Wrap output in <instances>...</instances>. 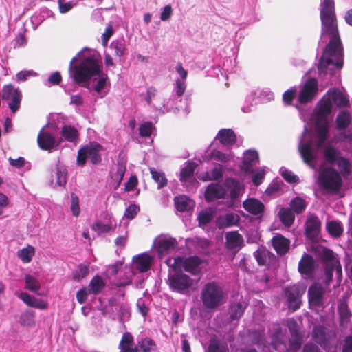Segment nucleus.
<instances>
[{"label":"nucleus","mask_w":352,"mask_h":352,"mask_svg":"<svg viewBox=\"0 0 352 352\" xmlns=\"http://www.w3.org/2000/svg\"><path fill=\"white\" fill-rule=\"evenodd\" d=\"M105 287V283L102 278L99 275L94 276L89 284V292L94 295H98Z\"/></svg>","instance_id":"obj_34"},{"label":"nucleus","mask_w":352,"mask_h":352,"mask_svg":"<svg viewBox=\"0 0 352 352\" xmlns=\"http://www.w3.org/2000/svg\"><path fill=\"white\" fill-rule=\"evenodd\" d=\"M305 291V286L296 284L288 285L284 289V294L288 302L289 307L294 311L300 308L301 305L300 298Z\"/></svg>","instance_id":"obj_8"},{"label":"nucleus","mask_w":352,"mask_h":352,"mask_svg":"<svg viewBox=\"0 0 352 352\" xmlns=\"http://www.w3.org/2000/svg\"><path fill=\"white\" fill-rule=\"evenodd\" d=\"M326 95L330 96L331 102L338 107H346L349 106V100L347 96L339 89L333 88L329 90Z\"/></svg>","instance_id":"obj_22"},{"label":"nucleus","mask_w":352,"mask_h":352,"mask_svg":"<svg viewBox=\"0 0 352 352\" xmlns=\"http://www.w3.org/2000/svg\"><path fill=\"white\" fill-rule=\"evenodd\" d=\"M217 138L223 145H233L236 142V136L234 132L230 129H221Z\"/></svg>","instance_id":"obj_31"},{"label":"nucleus","mask_w":352,"mask_h":352,"mask_svg":"<svg viewBox=\"0 0 352 352\" xmlns=\"http://www.w3.org/2000/svg\"><path fill=\"white\" fill-rule=\"evenodd\" d=\"M226 195V189L218 184H209L204 193L205 199L207 202H211L219 199H223Z\"/></svg>","instance_id":"obj_17"},{"label":"nucleus","mask_w":352,"mask_h":352,"mask_svg":"<svg viewBox=\"0 0 352 352\" xmlns=\"http://www.w3.org/2000/svg\"><path fill=\"white\" fill-rule=\"evenodd\" d=\"M305 236L311 242L317 241L321 228V222L315 214L307 216L305 221Z\"/></svg>","instance_id":"obj_12"},{"label":"nucleus","mask_w":352,"mask_h":352,"mask_svg":"<svg viewBox=\"0 0 352 352\" xmlns=\"http://www.w3.org/2000/svg\"><path fill=\"white\" fill-rule=\"evenodd\" d=\"M2 92L3 100H8L13 98L15 94L21 91L18 88L14 89L12 85L9 84L3 86Z\"/></svg>","instance_id":"obj_49"},{"label":"nucleus","mask_w":352,"mask_h":352,"mask_svg":"<svg viewBox=\"0 0 352 352\" xmlns=\"http://www.w3.org/2000/svg\"><path fill=\"white\" fill-rule=\"evenodd\" d=\"M248 304L245 301L231 302L229 304L228 314L230 322L237 321L243 316Z\"/></svg>","instance_id":"obj_16"},{"label":"nucleus","mask_w":352,"mask_h":352,"mask_svg":"<svg viewBox=\"0 0 352 352\" xmlns=\"http://www.w3.org/2000/svg\"><path fill=\"white\" fill-rule=\"evenodd\" d=\"M71 210L74 217H78L80 212L79 198L75 193L71 194Z\"/></svg>","instance_id":"obj_52"},{"label":"nucleus","mask_w":352,"mask_h":352,"mask_svg":"<svg viewBox=\"0 0 352 352\" xmlns=\"http://www.w3.org/2000/svg\"><path fill=\"white\" fill-rule=\"evenodd\" d=\"M302 342V337L300 333L291 335L289 338V346L292 349L297 350L301 346Z\"/></svg>","instance_id":"obj_54"},{"label":"nucleus","mask_w":352,"mask_h":352,"mask_svg":"<svg viewBox=\"0 0 352 352\" xmlns=\"http://www.w3.org/2000/svg\"><path fill=\"white\" fill-rule=\"evenodd\" d=\"M267 252L263 249H258L254 253V256L258 264L261 266L265 265L267 261Z\"/></svg>","instance_id":"obj_55"},{"label":"nucleus","mask_w":352,"mask_h":352,"mask_svg":"<svg viewBox=\"0 0 352 352\" xmlns=\"http://www.w3.org/2000/svg\"><path fill=\"white\" fill-rule=\"evenodd\" d=\"M223 177V168L222 166L219 164L217 166L214 167L210 172V176L209 177V180L210 181H217L221 179Z\"/></svg>","instance_id":"obj_60"},{"label":"nucleus","mask_w":352,"mask_h":352,"mask_svg":"<svg viewBox=\"0 0 352 352\" xmlns=\"http://www.w3.org/2000/svg\"><path fill=\"white\" fill-rule=\"evenodd\" d=\"M212 214L207 211H202L198 216V220L200 225H207L212 220Z\"/></svg>","instance_id":"obj_61"},{"label":"nucleus","mask_w":352,"mask_h":352,"mask_svg":"<svg viewBox=\"0 0 352 352\" xmlns=\"http://www.w3.org/2000/svg\"><path fill=\"white\" fill-rule=\"evenodd\" d=\"M318 92V80L315 78H309L300 89L298 100L300 104H304L311 102Z\"/></svg>","instance_id":"obj_9"},{"label":"nucleus","mask_w":352,"mask_h":352,"mask_svg":"<svg viewBox=\"0 0 352 352\" xmlns=\"http://www.w3.org/2000/svg\"><path fill=\"white\" fill-rule=\"evenodd\" d=\"M338 312L340 326H345L350 322L352 314L346 301L339 302L338 305Z\"/></svg>","instance_id":"obj_30"},{"label":"nucleus","mask_w":352,"mask_h":352,"mask_svg":"<svg viewBox=\"0 0 352 352\" xmlns=\"http://www.w3.org/2000/svg\"><path fill=\"white\" fill-rule=\"evenodd\" d=\"M321 38L329 37V41L323 50L318 69L327 74L329 66L341 69L344 64V47L341 41L334 0H321L320 4Z\"/></svg>","instance_id":"obj_1"},{"label":"nucleus","mask_w":352,"mask_h":352,"mask_svg":"<svg viewBox=\"0 0 352 352\" xmlns=\"http://www.w3.org/2000/svg\"><path fill=\"white\" fill-rule=\"evenodd\" d=\"M22 94L21 92L17 93L15 96L10 99L8 106L11 111L14 113L20 107Z\"/></svg>","instance_id":"obj_51"},{"label":"nucleus","mask_w":352,"mask_h":352,"mask_svg":"<svg viewBox=\"0 0 352 352\" xmlns=\"http://www.w3.org/2000/svg\"><path fill=\"white\" fill-rule=\"evenodd\" d=\"M92 229L98 233H107L111 229V224H104L100 221H96L94 223Z\"/></svg>","instance_id":"obj_57"},{"label":"nucleus","mask_w":352,"mask_h":352,"mask_svg":"<svg viewBox=\"0 0 352 352\" xmlns=\"http://www.w3.org/2000/svg\"><path fill=\"white\" fill-rule=\"evenodd\" d=\"M323 156L329 164H336L340 169V173L331 166L320 167L318 170L317 184L324 193L336 194L341 190L342 186L340 173L348 175L351 173L350 162L342 155L339 149L333 146H327L324 148Z\"/></svg>","instance_id":"obj_2"},{"label":"nucleus","mask_w":352,"mask_h":352,"mask_svg":"<svg viewBox=\"0 0 352 352\" xmlns=\"http://www.w3.org/2000/svg\"><path fill=\"white\" fill-rule=\"evenodd\" d=\"M317 252L324 266L329 265L336 266V275L340 277L342 276V266L339 260L335 256L333 250L325 247H321Z\"/></svg>","instance_id":"obj_13"},{"label":"nucleus","mask_w":352,"mask_h":352,"mask_svg":"<svg viewBox=\"0 0 352 352\" xmlns=\"http://www.w3.org/2000/svg\"><path fill=\"white\" fill-rule=\"evenodd\" d=\"M102 148V146L97 142H90L89 144L82 146L78 151L76 165L81 167L84 166L88 157H89L93 164H100L102 161L100 152Z\"/></svg>","instance_id":"obj_5"},{"label":"nucleus","mask_w":352,"mask_h":352,"mask_svg":"<svg viewBox=\"0 0 352 352\" xmlns=\"http://www.w3.org/2000/svg\"><path fill=\"white\" fill-rule=\"evenodd\" d=\"M243 208L253 215L262 214L265 210L264 204L255 198H249L243 202Z\"/></svg>","instance_id":"obj_23"},{"label":"nucleus","mask_w":352,"mask_h":352,"mask_svg":"<svg viewBox=\"0 0 352 352\" xmlns=\"http://www.w3.org/2000/svg\"><path fill=\"white\" fill-rule=\"evenodd\" d=\"M336 128L338 130L346 129L351 123V116L346 111L340 112L336 120Z\"/></svg>","instance_id":"obj_41"},{"label":"nucleus","mask_w":352,"mask_h":352,"mask_svg":"<svg viewBox=\"0 0 352 352\" xmlns=\"http://www.w3.org/2000/svg\"><path fill=\"white\" fill-rule=\"evenodd\" d=\"M84 56L79 64L74 65L76 57H74L69 63V72L75 82L80 85L89 82L93 77L102 73L103 66L99 55L96 53Z\"/></svg>","instance_id":"obj_3"},{"label":"nucleus","mask_w":352,"mask_h":352,"mask_svg":"<svg viewBox=\"0 0 352 352\" xmlns=\"http://www.w3.org/2000/svg\"><path fill=\"white\" fill-rule=\"evenodd\" d=\"M258 153L256 151L249 150L244 156L243 166L245 171H250L252 166L258 162Z\"/></svg>","instance_id":"obj_36"},{"label":"nucleus","mask_w":352,"mask_h":352,"mask_svg":"<svg viewBox=\"0 0 352 352\" xmlns=\"http://www.w3.org/2000/svg\"><path fill=\"white\" fill-rule=\"evenodd\" d=\"M60 134L64 140L72 143H76L80 136L77 129L72 125H64L61 129Z\"/></svg>","instance_id":"obj_29"},{"label":"nucleus","mask_w":352,"mask_h":352,"mask_svg":"<svg viewBox=\"0 0 352 352\" xmlns=\"http://www.w3.org/2000/svg\"><path fill=\"white\" fill-rule=\"evenodd\" d=\"M154 126L151 122H144L140 126V135L144 138H148L151 135Z\"/></svg>","instance_id":"obj_50"},{"label":"nucleus","mask_w":352,"mask_h":352,"mask_svg":"<svg viewBox=\"0 0 352 352\" xmlns=\"http://www.w3.org/2000/svg\"><path fill=\"white\" fill-rule=\"evenodd\" d=\"M110 47L116 56L121 57L126 51L125 41L124 39L114 41L111 43Z\"/></svg>","instance_id":"obj_46"},{"label":"nucleus","mask_w":352,"mask_h":352,"mask_svg":"<svg viewBox=\"0 0 352 352\" xmlns=\"http://www.w3.org/2000/svg\"><path fill=\"white\" fill-rule=\"evenodd\" d=\"M332 102L330 96H324L318 103L316 111V123L328 122L327 117L331 113Z\"/></svg>","instance_id":"obj_14"},{"label":"nucleus","mask_w":352,"mask_h":352,"mask_svg":"<svg viewBox=\"0 0 352 352\" xmlns=\"http://www.w3.org/2000/svg\"><path fill=\"white\" fill-rule=\"evenodd\" d=\"M312 338L320 346L325 345L329 342L327 337L326 328L322 325H318L314 327Z\"/></svg>","instance_id":"obj_35"},{"label":"nucleus","mask_w":352,"mask_h":352,"mask_svg":"<svg viewBox=\"0 0 352 352\" xmlns=\"http://www.w3.org/2000/svg\"><path fill=\"white\" fill-rule=\"evenodd\" d=\"M174 204L176 209L182 212L188 211L195 206V202L186 195L175 197Z\"/></svg>","instance_id":"obj_27"},{"label":"nucleus","mask_w":352,"mask_h":352,"mask_svg":"<svg viewBox=\"0 0 352 352\" xmlns=\"http://www.w3.org/2000/svg\"><path fill=\"white\" fill-rule=\"evenodd\" d=\"M153 258L147 252L135 255L133 258L135 268L140 272H146L150 270L152 265Z\"/></svg>","instance_id":"obj_19"},{"label":"nucleus","mask_w":352,"mask_h":352,"mask_svg":"<svg viewBox=\"0 0 352 352\" xmlns=\"http://www.w3.org/2000/svg\"><path fill=\"white\" fill-rule=\"evenodd\" d=\"M138 178L135 175H131L129 179L124 184V190L130 192L134 190L138 185Z\"/></svg>","instance_id":"obj_63"},{"label":"nucleus","mask_w":352,"mask_h":352,"mask_svg":"<svg viewBox=\"0 0 352 352\" xmlns=\"http://www.w3.org/2000/svg\"><path fill=\"white\" fill-rule=\"evenodd\" d=\"M89 265L79 264L73 272V279L78 282L85 278L89 274Z\"/></svg>","instance_id":"obj_42"},{"label":"nucleus","mask_w":352,"mask_h":352,"mask_svg":"<svg viewBox=\"0 0 352 352\" xmlns=\"http://www.w3.org/2000/svg\"><path fill=\"white\" fill-rule=\"evenodd\" d=\"M167 283L171 291L186 294L192 286L194 280L186 274L176 272L168 276Z\"/></svg>","instance_id":"obj_6"},{"label":"nucleus","mask_w":352,"mask_h":352,"mask_svg":"<svg viewBox=\"0 0 352 352\" xmlns=\"http://www.w3.org/2000/svg\"><path fill=\"white\" fill-rule=\"evenodd\" d=\"M239 216L235 213H228L220 217L217 221V227L220 229L236 226L239 222Z\"/></svg>","instance_id":"obj_28"},{"label":"nucleus","mask_w":352,"mask_h":352,"mask_svg":"<svg viewBox=\"0 0 352 352\" xmlns=\"http://www.w3.org/2000/svg\"><path fill=\"white\" fill-rule=\"evenodd\" d=\"M278 217L281 223L287 226L290 227L294 222V212L289 208H281L278 211Z\"/></svg>","instance_id":"obj_33"},{"label":"nucleus","mask_w":352,"mask_h":352,"mask_svg":"<svg viewBox=\"0 0 352 352\" xmlns=\"http://www.w3.org/2000/svg\"><path fill=\"white\" fill-rule=\"evenodd\" d=\"M226 185L230 189V198L233 200L237 199L244 190L241 183L233 178H228Z\"/></svg>","instance_id":"obj_32"},{"label":"nucleus","mask_w":352,"mask_h":352,"mask_svg":"<svg viewBox=\"0 0 352 352\" xmlns=\"http://www.w3.org/2000/svg\"><path fill=\"white\" fill-rule=\"evenodd\" d=\"M61 141L56 142L55 138L49 132L42 129L37 136V143L39 148L43 151H51L58 146Z\"/></svg>","instance_id":"obj_15"},{"label":"nucleus","mask_w":352,"mask_h":352,"mask_svg":"<svg viewBox=\"0 0 352 352\" xmlns=\"http://www.w3.org/2000/svg\"><path fill=\"white\" fill-rule=\"evenodd\" d=\"M176 239L170 237L160 239L157 243V250L160 256L169 254L176 249L177 246Z\"/></svg>","instance_id":"obj_20"},{"label":"nucleus","mask_w":352,"mask_h":352,"mask_svg":"<svg viewBox=\"0 0 352 352\" xmlns=\"http://www.w3.org/2000/svg\"><path fill=\"white\" fill-rule=\"evenodd\" d=\"M329 122L316 123V131L318 137L316 145L318 148H321L327 141L329 136Z\"/></svg>","instance_id":"obj_26"},{"label":"nucleus","mask_w":352,"mask_h":352,"mask_svg":"<svg viewBox=\"0 0 352 352\" xmlns=\"http://www.w3.org/2000/svg\"><path fill=\"white\" fill-rule=\"evenodd\" d=\"M89 294V289L87 287H83L79 289L76 293V299L80 305L85 303L87 300Z\"/></svg>","instance_id":"obj_58"},{"label":"nucleus","mask_w":352,"mask_h":352,"mask_svg":"<svg viewBox=\"0 0 352 352\" xmlns=\"http://www.w3.org/2000/svg\"><path fill=\"white\" fill-rule=\"evenodd\" d=\"M342 352H352V336L345 337Z\"/></svg>","instance_id":"obj_64"},{"label":"nucleus","mask_w":352,"mask_h":352,"mask_svg":"<svg viewBox=\"0 0 352 352\" xmlns=\"http://www.w3.org/2000/svg\"><path fill=\"white\" fill-rule=\"evenodd\" d=\"M140 348L142 352H151L156 350V344L155 341L150 338H145L138 342Z\"/></svg>","instance_id":"obj_47"},{"label":"nucleus","mask_w":352,"mask_h":352,"mask_svg":"<svg viewBox=\"0 0 352 352\" xmlns=\"http://www.w3.org/2000/svg\"><path fill=\"white\" fill-rule=\"evenodd\" d=\"M99 78L96 85L94 87V89L97 93H100L101 91L105 87L107 81L108 80V76L107 74H104L102 72L100 75H98Z\"/></svg>","instance_id":"obj_53"},{"label":"nucleus","mask_w":352,"mask_h":352,"mask_svg":"<svg viewBox=\"0 0 352 352\" xmlns=\"http://www.w3.org/2000/svg\"><path fill=\"white\" fill-rule=\"evenodd\" d=\"M296 94V90L295 89H290L285 91L283 95V102L287 105H291L293 100L294 99Z\"/></svg>","instance_id":"obj_59"},{"label":"nucleus","mask_w":352,"mask_h":352,"mask_svg":"<svg viewBox=\"0 0 352 352\" xmlns=\"http://www.w3.org/2000/svg\"><path fill=\"white\" fill-rule=\"evenodd\" d=\"M289 206L294 213L299 214L305 210L307 203L301 197H296L290 201Z\"/></svg>","instance_id":"obj_40"},{"label":"nucleus","mask_w":352,"mask_h":352,"mask_svg":"<svg viewBox=\"0 0 352 352\" xmlns=\"http://www.w3.org/2000/svg\"><path fill=\"white\" fill-rule=\"evenodd\" d=\"M316 270L314 257L309 254H304L298 262V270L305 279L313 278Z\"/></svg>","instance_id":"obj_11"},{"label":"nucleus","mask_w":352,"mask_h":352,"mask_svg":"<svg viewBox=\"0 0 352 352\" xmlns=\"http://www.w3.org/2000/svg\"><path fill=\"white\" fill-rule=\"evenodd\" d=\"M149 170L151 174L152 179L157 183V188L159 189L162 188L167 185L168 180L165 174L162 171H158L155 168H150Z\"/></svg>","instance_id":"obj_38"},{"label":"nucleus","mask_w":352,"mask_h":352,"mask_svg":"<svg viewBox=\"0 0 352 352\" xmlns=\"http://www.w3.org/2000/svg\"><path fill=\"white\" fill-rule=\"evenodd\" d=\"M139 211L140 208L138 206L131 204L126 208L124 217L130 220L133 219Z\"/></svg>","instance_id":"obj_56"},{"label":"nucleus","mask_w":352,"mask_h":352,"mask_svg":"<svg viewBox=\"0 0 352 352\" xmlns=\"http://www.w3.org/2000/svg\"><path fill=\"white\" fill-rule=\"evenodd\" d=\"M197 166V165L196 163L193 162H188L180 171V181L186 182L192 177Z\"/></svg>","instance_id":"obj_37"},{"label":"nucleus","mask_w":352,"mask_h":352,"mask_svg":"<svg viewBox=\"0 0 352 352\" xmlns=\"http://www.w3.org/2000/svg\"><path fill=\"white\" fill-rule=\"evenodd\" d=\"M207 352H229V349L226 344H221L219 340L212 339L208 346Z\"/></svg>","instance_id":"obj_44"},{"label":"nucleus","mask_w":352,"mask_h":352,"mask_svg":"<svg viewBox=\"0 0 352 352\" xmlns=\"http://www.w3.org/2000/svg\"><path fill=\"white\" fill-rule=\"evenodd\" d=\"M298 151L303 162L309 166L314 168V163L316 160V155L314 153L311 142H307L300 144Z\"/></svg>","instance_id":"obj_18"},{"label":"nucleus","mask_w":352,"mask_h":352,"mask_svg":"<svg viewBox=\"0 0 352 352\" xmlns=\"http://www.w3.org/2000/svg\"><path fill=\"white\" fill-rule=\"evenodd\" d=\"M118 348L119 352H138V347L134 344V338L129 332L122 334Z\"/></svg>","instance_id":"obj_25"},{"label":"nucleus","mask_w":352,"mask_h":352,"mask_svg":"<svg viewBox=\"0 0 352 352\" xmlns=\"http://www.w3.org/2000/svg\"><path fill=\"white\" fill-rule=\"evenodd\" d=\"M272 245L278 255H285L289 250L290 241L281 234H277L272 239Z\"/></svg>","instance_id":"obj_21"},{"label":"nucleus","mask_w":352,"mask_h":352,"mask_svg":"<svg viewBox=\"0 0 352 352\" xmlns=\"http://www.w3.org/2000/svg\"><path fill=\"white\" fill-rule=\"evenodd\" d=\"M170 262V258H168L166 261V264L171 266L173 270L183 267L186 272L193 275H196L198 273L199 267L201 263V259L198 256H190L188 258L178 256L174 259L173 264Z\"/></svg>","instance_id":"obj_7"},{"label":"nucleus","mask_w":352,"mask_h":352,"mask_svg":"<svg viewBox=\"0 0 352 352\" xmlns=\"http://www.w3.org/2000/svg\"><path fill=\"white\" fill-rule=\"evenodd\" d=\"M282 177L284 179L289 183H296L298 181V177L294 175L292 171L285 170L281 173Z\"/></svg>","instance_id":"obj_62"},{"label":"nucleus","mask_w":352,"mask_h":352,"mask_svg":"<svg viewBox=\"0 0 352 352\" xmlns=\"http://www.w3.org/2000/svg\"><path fill=\"white\" fill-rule=\"evenodd\" d=\"M17 255L23 263H30L34 255V248L29 245L18 251Z\"/></svg>","instance_id":"obj_43"},{"label":"nucleus","mask_w":352,"mask_h":352,"mask_svg":"<svg viewBox=\"0 0 352 352\" xmlns=\"http://www.w3.org/2000/svg\"><path fill=\"white\" fill-rule=\"evenodd\" d=\"M226 246L228 250H234L242 247L243 236L238 231H231L226 233Z\"/></svg>","instance_id":"obj_24"},{"label":"nucleus","mask_w":352,"mask_h":352,"mask_svg":"<svg viewBox=\"0 0 352 352\" xmlns=\"http://www.w3.org/2000/svg\"><path fill=\"white\" fill-rule=\"evenodd\" d=\"M327 230L333 238L340 237L343 233V228L340 222L331 221L327 223Z\"/></svg>","instance_id":"obj_39"},{"label":"nucleus","mask_w":352,"mask_h":352,"mask_svg":"<svg viewBox=\"0 0 352 352\" xmlns=\"http://www.w3.org/2000/svg\"><path fill=\"white\" fill-rule=\"evenodd\" d=\"M325 289L321 284L314 283L311 284L307 292L309 305L311 307H320L324 305Z\"/></svg>","instance_id":"obj_10"},{"label":"nucleus","mask_w":352,"mask_h":352,"mask_svg":"<svg viewBox=\"0 0 352 352\" xmlns=\"http://www.w3.org/2000/svg\"><path fill=\"white\" fill-rule=\"evenodd\" d=\"M226 293L221 285L214 280L205 283L201 290L200 300L203 307L214 311L225 302Z\"/></svg>","instance_id":"obj_4"},{"label":"nucleus","mask_w":352,"mask_h":352,"mask_svg":"<svg viewBox=\"0 0 352 352\" xmlns=\"http://www.w3.org/2000/svg\"><path fill=\"white\" fill-rule=\"evenodd\" d=\"M210 160H214L221 162H228L232 160V156L230 154L224 153L219 150H212L209 155Z\"/></svg>","instance_id":"obj_45"},{"label":"nucleus","mask_w":352,"mask_h":352,"mask_svg":"<svg viewBox=\"0 0 352 352\" xmlns=\"http://www.w3.org/2000/svg\"><path fill=\"white\" fill-rule=\"evenodd\" d=\"M25 280L26 289L35 292L40 289V283L34 276L27 274L25 276Z\"/></svg>","instance_id":"obj_48"}]
</instances>
